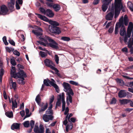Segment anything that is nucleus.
<instances>
[{"label": "nucleus", "instance_id": "a211bd4d", "mask_svg": "<svg viewBox=\"0 0 133 133\" xmlns=\"http://www.w3.org/2000/svg\"><path fill=\"white\" fill-rule=\"evenodd\" d=\"M43 83L46 86H49L50 84L52 86L55 83V81L52 79H51V81H50L49 79H47L44 80Z\"/></svg>", "mask_w": 133, "mask_h": 133}, {"label": "nucleus", "instance_id": "412c9836", "mask_svg": "<svg viewBox=\"0 0 133 133\" xmlns=\"http://www.w3.org/2000/svg\"><path fill=\"white\" fill-rule=\"evenodd\" d=\"M127 95V93L126 91L124 90H121L118 92V96L121 98L125 97Z\"/></svg>", "mask_w": 133, "mask_h": 133}, {"label": "nucleus", "instance_id": "423d86ee", "mask_svg": "<svg viewBox=\"0 0 133 133\" xmlns=\"http://www.w3.org/2000/svg\"><path fill=\"white\" fill-rule=\"evenodd\" d=\"M49 42L46 46H50V47L55 49L58 48V44L53 39L51 38L49 39Z\"/></svg>", "mask_w": 133, "mask_h": 133}, {"label": "nucleus", "instance_id": "c9c22d12", "mask_svg": "<svg viewBox=\"0 0 133 133\" xmlns=\"http://www.w3.org/2000/svg\"><path fill=\"white\" fill-rule=\"evenodd\" d=\"M35 101L39 105L41 102V98L39 95L38 94L36 96L35 99Z\"/></svg>", "mask_w": 133, "mask_h": 133}, {"label": "nucleus", "instance_id": "338daca9", "mask_svg": "<svg viewBox=\"0 0 133 133\" xmlns=\"http://www.w3.org/2000/svg\"><path fill=\"white\" fill-rule=\"evenodd\" d=\"M54 99V97L53 95H52L51 97V98L50 99V101L49 104H51L53 101Z\"/></svg>", "mask_w": 133, "mask_h": 133}, {"label": "nucleus", "instance_id": "39448f33", "mask_svg": "<svg viewBox=\"0 0 133 133\" xmlns=\"http://www.w3.org/2000/svg\"><path fill=\"white\" fill-rule=\"evenodd\" d=\"M39 38L41 41H38V42L44 46H46L48 43L47 40L49 41V39H50L51 38L47 36H45L43 37H40Z\"/></svg>", "mask_w": 133, "mask_h": 133}, {"label": "nucleus", "instance_id": "7c9ffc66", "mask_svg": "<svg viewBox=\"0 0 133 133\" xmlns=\"http://www.w3.org/2000/svg\"><path fill=\"white\" fill-rule=\"evenodd\" d=\"M130 101L129 100L123 99L122 100H119V102L121 104H126L129 103Z\"/></svg>", "mask_w": 133, "mask_h": 133}, {"label": "nucleus", "instance_id": "69168bd1", "mask_svg": "<svg viewBox=\"0 0 133 133\" xmlns=\"http://www.w3.org/2000/svg\"><path fill=\"white\" fill-rule=\"evenodd\" d=\"M114 28L113 27H111L109 29L108 31L109 33H112L113 31Z\"/></svg>", "mask_w": 133, "mask_h": 133}, {"label": "nucleus", "instance_id": "864d4df0", "mask_svg": "<svg viewBox=\"0 0 133 133\" xmlns=\"http://www.w3.org/2000/svg\"><path fill=\"white\" fill-rule=\"evenodd\" d=\"M69 83L72 85H77L78 84V83L73 81H69Z\"/></svg>", "mask_w": 133, "mask_h": 133}, {"label": "nucleus", "instance_id": "774afa93", "mask_svg": "<svg viewBox=\"0 0 133 133\" xmlns=\"http://www.w3.org/2000/svg\"><path fill=\"white\" fill-rule=\"evenodd\" d=\"M99 0H94V1L93 4L94 5H96L99 2Z\"/></svg>", "mask_w": 133, "mask_h": 133}, {"label": "nucleus", "instance_id": "c756f323", "mask_svg": "<svg viewBox=\"0 0 133 133\" xmlns=\"http://www.w3.org/2000/svg\"><path fill=\"white\" fill-rule=\"evenodd\" d=\"M53 8L54 10L56 12L58 11L61 9L60 6L58 4H55L53 6Z\"/></svg>", "mask_w": 133, "mask_h": 133}, {"label": "nucleus", "instance_id": "bf43d9fd", "mask_svg": "<svg viewBox=\"0 0 133 133\" xmlns=\"http://www.w3.org/2000/svg\"><path fill=\"white\" fill-rule=\"evenodd\" d=\"M13 53L15 55H17L18 56H19L20 55V53L16 50L14 51L13 52Z\"/></svg>", "mask_w": 133, "mask_h": 133}, {"label": "nucleus", "instance_id": "5701e85b", "mask_svg": "<svg viewBox=\"0 0 133 133\" xmlns=\"http://www.w3.org/2000/svg\"><path fill=\"white\" fill-rule=\"evenodd\" d=\"M45 14L47 16L49 17H53L54 15V14L52 11L49 9H48L46 10Z\"/></svg>", "mask_w": 133, "mask_h": 133}, {"label": "nucleus", "instance_id": "4c0bfd02", "mask_svg": "<svg viewBox=\"0 0 133 133\" xmlns=\"http://www.w3.org/2000/svg\"><path fill=\"white\" fill-rule=\"evenodd\" d=\"M4 71L3 69H1L0 70V81L2 83V77L4 75Z\"/></svg>", "mask_w": 133, "mask_h": 133}, {"label": "nucleus", "instance_id": "2eb2a0df", "mask_svg": "<svg viewBox=\"0 0 133 133\" xmlns=\"http://www.w3.org/2000/svg\"><path fill=\"white\" fill-rule=\"evenodd\" d=\"M24 71L22 69H19L18 72L17 73L16 72L15 68L14 66H12L11 69V77H13L14 78H16V76L18 75V74H20L21 72V71Z\"/></svg>", "mask_w": 133, "mask_h": 133}, {"label": "nucleus", "instance_id": "49530a36", "mask_svg": "<svg viewBox=\"0 0 133 133\" xmlns=\"http://www.w3.org/2000/svg\"><path fill=\"white\" fill-rule=\"evenodd\" d=\"M3 40L5 45H8V43L7 41L6 38V36H4L3 37Z\"/></svg>", "mask_w": 133, "mask_h": 133}, {"label": "nucleus", "instance_id": "e433bc0d", "mask_svg": "<svg viewBox=\"0 0 133 133\" xmlns=\"http://www.w3.org/2000/svg\"><path fill=\"white\" fill-rule=\"evenodd\" d=\"M10 63L13 66H15L16 65V62L15 59L14 57H12L10 59Z\"/></svg>", "mask_w": 133, "mask_h": 133}, {"label": "nucleus", "instance_id": "6e6552de", "mask_svg": "<svg viewBox=\"0 0 133 133\" xmlns=\"http://www.w3.org/2000/svg\"><path fill=\"white\" fill-rule=\"evenodd\" d=\"M49 29L51 32L56 34H59L61 32L59 28L56 26H49Z\"/></svg>", "mask_w": 133, "mask_h": 133}, {"label": "nucleus", "instance_id": "e2e57ef3", "mask_svg": "<svg viewBox=\"0 0 133 133\" xmlns=\"http://www.w3.org/2000/svg\"><path fill=\"white\" fill-rule=\"evenodd\" d=\"M122 51L123 52H125L126 53L128 52V50L126 47H124L122 48Z\"/></svg>", "mask_w": 133, "mask_h": 133}, {"label": "nucleus", "instance_id": "393cba45", "mask_svg": "<svg viewBox=\"0 0 133 133\" xmlns=\"http://www.w3.org/2000/svg\"><path fill=\"white\" fill-rule=\"evenodd\" d=\"M64 99V94L63 93H62V108L63 111L64 110L65 108V102Z\"/></svg>", "mask_w": 133, "mask_h": 133}, {"label": "nucleus", "instance_id": "b1692460", "mask_svg": "<svg viewBox=\"0 0 133 133\" xmlns=\"http://www.w3.org/2000/svg\"><path fill=\"white\" fill-rule=\"evenodd\" d=\"M20 123H14L11 127V128L12 130L15 129H20Z\"/></svg>", "mask_w": 133, "mask_h": 133}, {"label": "nucleus", "instance_id": "13d9d810", "mask_svg": "<svg viewBox=\"0 0 133 133\" xmlns=\"http://www.w3.org/2000/svg\"><path fill=\"white\" fill-rule=\"evenodd\" d=\"M128 7H129L131 10V11H132L133 12V5H132L131 6H129V4L130 5L131 4H132V3L130 2H129L128 3Z\"/></svg>", "mask_w": 133, "mask_h": 133}, {"label": "nucleus", "instance_id": "9b49d317", "mask_svg": "<svg viewBox=\"0 0 133 133\" xmlns=\"http://www.w3.org/2000/svg\"><path fill=\"white\" fill-rule=\"evenodd\" d=\"M114 15V4L112 3V8L111 10L109 12L105 18L107 20H111L112 19Z\"/></svg>", "mask_w": 133, "mask_h": 133}, {"label": "nucleus", "instance_id": "2f4dec72", "mask_svg": "<svg viewBox=\"0 0 133 133\" xmlns=\"http://www.w3.org/2000/svg\"><path fill=\"white\" fill-rule=\"evenodd\" d=\"M53 1L52 0V1H48L46 3V4L47 6L49 8H53V5L54 4L53 3Z\"/></svg>", "mask_w": 133, "mask_h": 133}, {"label": "nucleus", "instance_id": "a19ab883", "mask_svg": "<svg viewBox=\"0 0 133 133\" xmlns=\"http://www.w3.org/2000/svg\"><path fill=\"white\" fill-rule=\"evenodd\" d=\"M48 106L47 103H46L45 104H44L41 106V109L44 110V111L47 109Z\"/></svg>", "mask_w": 133, "mask_h": 133}, {"label": "nucleus", "instance_id": "7ed1b4c3", "mask_svg": "<svg viewBox=\"0 0 133 133\" xmlns=\"http://www.w3.org/2000/svg\"><path fill=\"white\" fill-rule=\"evenodd\" d=\"M20 74H18V75L16 76V78H19L17 80V82L19 84H24L25 82L24 81V78L26 77L27 76L25 73L24 72V71H21Z\"/></svg>", "mask_w": 133, "mask_h": 133}, {"label": "nucleus", "instance_id": "473e14b6", "mask_svg": "<svg viewBox=\"0 0 133 133\" xmlns=\"http://www.w3.org/2000/svg\"><path fill=\"white\" fill-rule=\"evenodd\" d=\"M123 22H124V25L126 26L127 25L128 23V17L126 15H125L124 18V20L123 19Z\"/></svg>", "mask_w": 133, "mask_h": 133}, {"label": "nucleus", "instance_id": "0eeeda50", "mask_svg": "<svg viewBox=\"0 0 133 133\" xmlns=\"http://www.w3.org/2000/svg\"><path fill=\"white\" fill-rule=\"evenodd\" d=\"M112 0H102L103 4L102 6L103 11L105 12L107 9L108 6L111 3Z\"/></svg>", "mask_w": 133, "mask_h": 133}, {"label": "nucleus", "instance_id": "aec40b11", "mask_svg": "<svg viewBox=\"0 0 133 133\" xmlns=\"http://www.w3.org/2000/svg\"><path fill=\"white\" fill-rule=\"evenodd\" d=\"M9 84L10 86V88L12 89L13 88L15 90L16 88V84L15 82H13L11 78H10L9 79Z\"/></svg>", "mask_w": 133, "mask_h": 133}, {"label": "nucleus", "instance_id": "c85d7f7f", "mask_svg": "<svg viewBox=\"0 0 133 133\" xmlns=\"http://www.w3.org/2000/svg\"><path fill=\"white\" fill-rule=\"evenodd\" d=\"M121 28L120 31V34L121 36H123L126 34V30L125 27L124 26L121 25Z\"/></svg>", "mask_w": 133, "mask_h": 133}, {"label": "nucleus", "instance_id": "cd10ccee", "mask_svg": "<svg viewBox=\"0 0 133 133\" xmlns=\"http://www.w3.org/2000/svg\"><path fill=\"white\" fill-rule=\"evenodd\" d=\"M62 100V95H59L57 97V101L56 105V107L57 106H59L61 104V101Z\"/></svg>", "mask_w": 133, "mask_h": 133}, {"label": "nucleus", "instance_id": "ddd939ff", "mask_svg": "<svg viewBox=\"0 0 133 133\" xmlns=\"http://www.w3.org/2000/svg\"><path fill=\"white\" fill-rule=\"evenodd\" d=\"M44 63L46 66L52 69H55V67L53 66L54 65V64L52 61L49 59H46L44 61Z\"/></svg>", "mask_w": 133, "mask_h": 133}, {"label": "nucleus", "instance_id": "6ab92c4d", "mask_svg": "<svg viewBox=\"0 0 133 133\" xmlns=\"http://www.w3.org/2000/svg\"><path fill=\"white\" fill-rule=\"evenodd\" d=\"M43 30L40 27H39L37 30H32V32L37 36H38L42 35Z\"/></svg>", "mask_w": 133, "mask_h": 133}, {"label": "nucleus", "instance_id": "052dcab7", "mask_svg": "<svg viewBox=\"0 0 133 133\" xmlns=\"http://www.w3.org/2000/svg\"><path fill=\"white\" fill-rule=\"evenodd\" d=\"M9 43L12 45L15 46V43L14 41L12 39H10L8 40Z\"/></svg>", "mask_w": 133, "mask_h": 133}, {"label": "nucleus", "instance_id": "dca6fc26", "mask_svg": "<svg viewBox=\"0 0 133 133\" xmlns=\"http://www.w3.org/2000/svg\"><path fill=\"white\" fill-rule=\"evenodd\" d=\"M7 7L5 5H1L0 9V15H5L8 12Z\"/></svg>", "mask_w": 133, "mask_h": 133}, {"label": "nucleus", "instance_id": "4468645a", "mask_svg": "<svg viewBox=\"0 0 133 133\" xmlns=\"http://www.w3.org/2000/svg\"><path fill=\"white\" fill-rule=\"evenodd\" d=\"M68 115H67L65 118V120L63 121V124L65 125H66V131L68 132V130L70 129L71 130L72 129V124L70 122V124H68L67 125V124L68 123Z\"/></svg>", "mask_w": 133, "mask_h": 133}, {"label": "nucleus", "instance_id": "4be33fe9", "mask_svg": "<svg viewBox=\"0 0 133 133\" xmlns=\"http://www.w3.org/2000/svg\"><path fill=\"white\" fill-rule=\"evenodd\" d=\"M15 0H10V2L8 3V7L10 10H12L14 8Z\"/></svg>", "mask_w": 133, "mask_h": 133}, {"label": "nucleus", "instance_id": "58836bf2", "mask_svg": "<svg viewBox=\"0 0 133 133\" xmlns=\"http://www.w3.org/2000/svg\"><path fill=\"white\" fill-rule=\"evenodd\" d=\"M40 55L42 57H46L48 53L45 52H44L40 51Z\"/></svg>", "mask_w": 133, "mask_h": 133}, {"label": "nucleus", "instance_id": "72a5a7b5", "mask_svg": "<svg viewBox=\"0 0 133 133\" xmlns=\"http://www.w3.org/2000/svg\"><path fill=\"white\" fill-rule=\"evenodd\" d=\"M49 23L52 25V26H56L59 25V23L56 21L50 20Z\"/></svg>", "mask_w": 133, "mask_h": 133}, {"label": "nucleus", "instance_id": "6e6d98bb", "mask_svg": "<svg viewBox=\"0 0 133 133\" xmlns=\"http://www.w3.org/2000/svg\"><path fill=\"white\" fill-rule=\"evenodd\" d=\"M34 124H35V122L34 121L32 120L31 121L30 123V125L31 127V131H30V132L31 131L32 129L34 127Z\"/></svg>", "mask_w": 133, "mask_h": 133}, {"label": "nucleus", "instance_id": "f8f14e48", "mask_svg": "<svg viewBox=\"0 0 133 133\" xmlns=\"http://www.w3.org/2000/svg\"><path fill=\"white\" fill-rule=\"evenodd\" d=\"M34 130L36 133H44V128L42 124H40L39 128L37 126L35 125Z\"/></svg>", "mask_w": 133, "mask_h": 133}, {"label": "nucleus", "instance_id": "79ce46f5", "mask_svg": "<svg viewBox=\"0 0 133 133\" xmlns=\"http://www.w3.org/2000/svg\"><path fill=\"white\" fill-rule=\"evenodd\" d=\"M48 106L47 103H46L45 104H44L41 106V109L44 110V111L47 109Z\"/></svg>", "mask_w": 133, "mask_h": 133}, {"label": "nucleus", "instance_id": "a18cd8bd", "mask_svg": "<svg viewBox=\"0 0 133 133\" xmlns=\"http://www.w3.org/2000/svg\"><path fill=\"white\" fill-rule=\"evenodd\" d=\"M52 86L55 88L56 92L58 93H59V90L58 86L54 83Z\"/></svg>", "mask_w": 133, "mask_h": 133}, {"label": "nucleus", "instance_id": "09e8293b", "mask_svg": "<svg viewBox=\"0 0 133 133\" xmlns=\"http://www.w3.org/2000/svg\"><path fill=\"white\" fill-rule=\"evenodd\" d=\"M117 101L116 99L115 98H113L110 102L111 104H115L116 103Z\"/></svg>", "mask_w": 133, "mask_h": 133}, {"label": "nucleus", "instance_id": "8fccbe9b", "mask_svg": "<svg viewBox=\"0 0 133 133\" xmlns=\"http://www.w3.org/2000/svg\"><path fill=\"white\" fill-rule=\"evenodd\" d=\"M116 81H117V82L118 83H119L121 85H122L124 84V82L121 79H116Z\"/></svg>", "mask_w": 133, "mask_h": 133}, {"label": "nucleus", "instance_id": "a878e982", "mask_svg": "<svg viewBox=\"0 0 133 133\" xmlns=\"http://www.w3.org/2000/svg\"><path fill=\"white\" fill-rule=\"evenodd\" d=\"M35 14L38 16V18L42 20H43L46 22H48L49 21L48 19L44 16L37 13H35Z\"/></svg>", "mask_w": 133, "mask_h": 133}, {"label": "nucleus", "instance_id": "37998d69", "mask_svg": "<svg viewBox=\"0 0 133 133\" xmlns=\"http://www.w3.org/2000/svg\"><path fill=\"white\" fill-rule=\"evenodd\" d=\"M61 39L64 41H68L70 40V38L66 37H62L61 38Z\"/></svg>", "mask_w": 133, "mask_h": 133}, {"label": "nucleus", "instance_id": "680f3d73", "mask_svg": "<svg viewBox=\"0 0 133 133\" xmlns=\"http://www.w3.org/2000/svg\"><path fill=\"white\" fill-rule=\"evenodd\" d=\"M133 109L132 108H128L125 109L124 110L126 111L127 112H129L132 110Z\"/></svg>", "mask_w": 133, "mask_h": 133}, {"label": "nucleus", "instance_id": "9d476101", "mask_svg": "<svg viewBox=\"0 0 133 133\" xmlns=\"http://www.w3.org/2000/svg\"><path fill=\"white\" fill-rule=\"evenodd\" d=\"M131 37L129 39L128 42V39L127 40V42H126L125 43H127L128 48L130 49V52L131 54H132L133 53V30H132V35Z\"/></svg>", "mask_w": 133, "mask_h": 133}, {"label": "nucleus", "instance_id": "f704fd0d", "mask_svg": "<svg viewBox=\"0 0 133 133\" xmlns=\"http://www.w3.org/2000/svg\"><path fill=\"white\" fill-rule=\"evenodd\" d=\"M54 113L53 112V110H50L49 109H48L45 112L46 114L49 115H52L53 116Z\"/></svg>", "mask_w": 133, "mask_h": 133}, {"label": "nucleus", "instance_id": "0e129e2a", "mask_svg": "<svg viewBox=\"0 0 133 133\" xmlns=\"http://www.w3.org/2000/svg\"><path fill=\"white\" fill-rule=\"evenodd\" d=\"M18 4L17 1H16V7L17 9H20V7Z\"/></svg>", "mask_w": 133, "mask_h": 133}, {"label": "nucleus", "instance_id": "de8ad7c7", "mask_svg": "<svg viewBox=\"0 0 133 133\" xmlns=\"http://www.w3.org/2000/svg\"><path fill=\"white\" fill-rule=\"evenodd\" d=\"M5 114L7 116L9 117H11L13 116V113L12 112H6Z\"/></svg>", "mask_w": 133, "mask_h": 133}, {"label": "nucleus", "instance_id": "f257e3e1", "mask_svg": "<svg viewBox=\"0 0 133 133\" xmlns=\"http://www.w3.org/2000/svg\"><path fill=\"white\" fill-rule=\"evenodd\" d=\"M63 86L64 88V90L66 92L67 103L68 105L70 104V102L71 103L72 102V96H73L74 93L69 84L64 82Z\"/></svg>", "mask_w": 133, "mask_h": 133}, {"label": "nucleus", "instance_id": "f03ea898", "mask_svg": "<svg viewBox=\"0 0 133 133\" xmlns=\"http://www.w3.org/2000/svg\"><path fill=\"white\" fill-rule=\"evenodd\" d=\"M122 0H115V18H117L119 15L121 10L122 9L123 6L122 3Z\"/></svg>", "mask_w": 133, "mask_h": 133}, {"label": "nucleus", "instance_id": "5fc2aeb1", "mask_svg": "<svg viewBox=\"0 0 133 133\" xmlns=\"http://www.w3.org/2000/svg\"><path fill=\"white\" fill-rule=\"evenodd\" d=\"M52 70H54L55 72H56V74L59 77H61V76L60 74L58 72H59L58 70L56 68H55V69H52Z\"/></svg>", "mask_w": 133, "mask_h": 133}, {"label": "nucleus", "instance_id": "1a4fd4ad", "mask_svg": "<svg viewBox=\"0 0 133 133\" xmlns=\"http://www.w3.org/2000/svg\"><path fill=\"white\" fill-rule=\"evenodd\" d=\"M123 17L122 16L121 18L119 19V22L118 23H117L116 25V26L115 29V34H117L118 32V29L121 26V25H123L124 24L123 22Z\"/></svg>", "mask_w": 133, "mask_h": 133}, {"label": "nucleus", "instance_id": "bb28decb", "mask_svg": "<svg viewBox=\"0 0 133 133\" xmlns=\"http://www.w3.org/2000/svg\"><path fill=\"white\" fill-rule=\"evenodd\" d=\"M11 100L12 104V109L13 110H14L15 108L17 107V102L16 99H15L14 101H13V98H11Z\"/></svg>", "mask_w": 133, "mask_h": 133}, {"label": "nucleus", "instance_id": "c03bdc74", "mask_svg": "<svg viewBox=\"0 0 133 133\" xmlns=\"http://www.w3.org/2000/svg\"><path fill=\"white\" fill-rule=\"evenodd\" d=\"M5 49L6 51L9 52L10 53L11 51H12L14 50V49L12 48H9L8 47H6Z\"/></svg>", "mask_w": 133, "mask_h": 133}, {"label": "nucleus", "instance_id": "f3484780", "mask_svg": "<svg viewBox=\"0 0 133 133\" xmlns=\"http://www.w3.org/2000/svg\"><path fill=\"white\" fill-rule=\"evenodd\" d=\"M54 117L52 115H49L44 114L42 118L43 120L45 122H48L49 120H52Z\"/></svg>", "mask_w": 133, "mask_h": 133}, {"label": "nucleus", "instance_id": "ea45409f", "mask_svg": "<svg viewBox=\"0 0 133 133\" xmlns=\"http://www.w3.org/2000/svg\"><path fill=\"white\" fill-rule=\"evenodd\" d=\"M24 126L26 128L28 127L30 125V123L29 121H26L23 123Z\"/></svg>", "mask_w": 133, "mask_h": 133}, {"label": "nucleus", "instance_id": "20e7f679", "mask_svg": "<svg viewBox=\"0 0 133 133\" xmlns=\"http://www.w3.org/2000/svg\"><path fill=\"white\" fill-rule=\"evenodd\" d=\"M133 29V24L131 22H130L129 23L127 29V34L125 35L124 38V41L125 43L127 42L128 39L130 37L131 31Z\"/></svg>", "mask_w": 133, "mask_h": 133}, {"label": "nucleus", "instance_id": "3c124183", "mask_svg": "<svg viewBox=\"0 0 133 133\" xmlns=\"http://www.w3.org/2000/svg\"><path fill=\"white\" fill-rule=\"evenodd\" d=\"M55 60L57 64L59 63V58L57 55H55Z\"/></svg>", "mask_w": 133, "mask_h": 133}, {"label": "nucleus", "instance_id": "603ef678", "mask_svg": "<svg viewBox=\"0 0 133 133\" xmlns=\"http://www.w3.org/2000/svg\"><path fill=\"white\" fill-rule=\"evenodd\" d=\"M39 10L41 13H43L44 15L45 14L46 11H45L44 9L42 8H41L39 9Z\"/></svg>", "mask_w": 133, "mask_h": 133}, {"label": "nucleus", "instance_id": "4d7b16f0", "mask_svg": "<svg viewBox=\"0 0 133 133\" xmlns=\"http://www.w3.org/2000/svg\"><path fill=\"white\" fill-rule=\"evenodd\" d=\"M25 112L26 115L25 117H26V116L27 117H29L30 116V115L29 114V110L28 109H26Z\"/></svg>", "mask_w": 133, "mask_h": 133}]
</instances>
